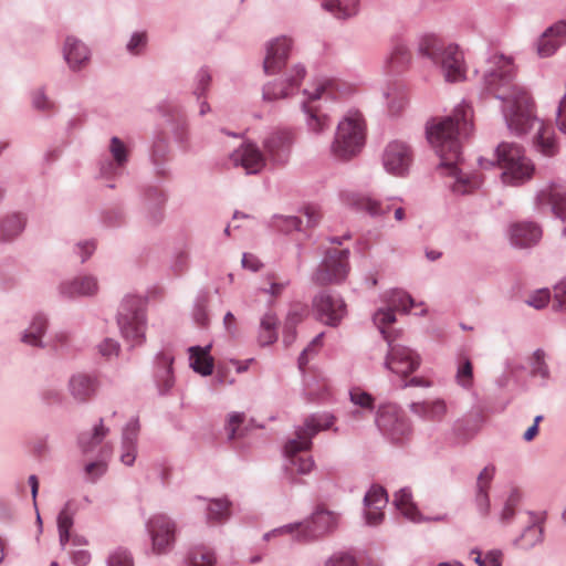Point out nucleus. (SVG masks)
Here are the masks:
<instances>
[{"label":"nucleus","mask_w":566,"mask_h":566,"mask_svg":"<svg viewBox=\"0 0 566 566\" xmlns=\"http://www.w3.org/2000/svg\"><path fill=\"white\" fill-rule=\"evenodd\" d=\"M211 82L212 76L209 70L206 67H201L195 76L192 88V94L193 96H196L197 101H200V98L202 97H207Z\"/></svg>","instance_id":"nucleus-46"},{"label":"nucleus","mask_w":566,"mask_h":566,"mask_svg":"<svg viewBox=\"0 0 566 566\" xmlns=\"http://www.w3.org/2000/svg\"><path fill=\"white\" fill-rule=\"evenodd\" d=\"M234 166H241L248 175L260 172L265 166V157L253 143H244L230 157Z\"/></svg>","instance_id":"nucleus-24"},{"label":"nucleus","mask_w":566,"mask_h":566,"mask_svg":"<svg viewBox=\"0 0 566 566\" xmlns=\"http://www.w3.org/2000/svg\"><path fill=\"white\" fill-rule=\"evenodd\" d=\"M279 319L273 313H265L260 322L258 342L261 346L272 345L277 340Z\"/></svg>","instance_id":"nucleus-40"},{"label":"nucleus","mask_w":566,"mask_h":566,"mask_svg":"<svg viewBox=\"0 0 566 566\" xmlns=\"http://www.w3.org/2000/svg\"><path fill=\"white\" fill-rule=\"evenodd\" d=\"M322 7L338 19H348L359 11V0H324Z\"/></svg>","instance_id":"nucleus-39"},{"label":"nucleus","mask_w":566,"mask_h":566,"mask_svg":"<svg viewBox=\"0 0 566 566\" xmlns=\"http://www.w3.org/2000/svg\"><path fill=\"white\" fill-rule=\"evenodd\" d=\"M171 133L175 142L180 146V148L187 150L190 140L188 122L186 119L177 120L172 127Z\"/></svg>","instance_id":"nucleus-53"},{"label":"nucleus","mask_w":566,"mask_h":566,"mask_svg":"<svg viewBox=\"0 0 566 566\" xmlns=\"http://www.w3.org/2000/svg\"><path fill=\"white\" fill-rule=\"evenodd\" d=\"M291 48L292 40L286 36H279L269 41L263 60L264 73L268 75L279 73L287 61Z\"/></svg>","instance_id":"nucleus-20"},{"label":"nucleus","mask_w":566,"mask_h":566,"mask_svg":"<svg viewBox=\"0 0 566 566\" xmlns=\"http://www.w3.org/2000/svg\"><path fill=\"white\" fill-rule=\"evenodd\" d=\"M27 216L11 212L0 219V242L9 243L19 238L27 227Z\"/></svg>","instance_id":"nucleus-33"},{"label":"nucleus","mask_w":566,"mask_h":566,"mask_svg":"<svg viewBox=\"0 0 566 566\" xmlns=\"http://www.w3.org/2000/svg\"><path fill=\"white\" fill-rule=\"evenodd\" d=\"M388 503V494L380 485H373L364 497L365 518L370 526H376L384 521L382 510Z\"/></svg>","instance_id":"nucleus-25"},{"label":"nucleus","mask_w":566,"mask_h":566,"mask_svg":"<svg viewBox=\"0 0 566 566\" xmlns=\"http://www.w3.org/2000/svg\"><path fill=\"white\" fill-rule=\"evenodd\" d=\"M63 56L73 71L83 67L90 60L87 46L74 36H67L63 46Z\"/></svg>","instance_id":"nucleus-31"},{"label":"nucleus","mask_w":566,"mask_h":566,"mask_svg":"<svg viewBox=\"0 0 566 566\" xmlns=\"http://www.w3.org/2000/svg\"><path fill=\"white\" fill-rule=\"evenodd\" d=\"M107 461L104 459H98L96 461L88 462L84 467V474L86 481L91 483L97 482L107 471Z\"/></svg>","instance_id":"nucleus-52"},{"label":"nucleus","mask_w":566,"mask_h":566,"mask_svg":"<svg viewBox=\"0 0 566 566\" xmlns=\"http://www.w3.org/2000/svg\"><path fill=\"white\" fill-rule=\"evenodd\" d=\"M306 75L304 65L294 64L284 77L275 78L264 84L262 90L263 101L274 102L282 98H289L300 91V86Z\"/></svg>","instance_id":"nucleus-11"},{"label":"nucleus","mask_w":566,"mask_h":566,"mask_svg":"<svg viewBox=\"0 0 566 566\" xmlns=\"http://www.w3.org/2000/svg\"><path fill=\"white\" fill-rule=\"evenodd\" d=\"M117 325L122 337L132 347L143 345L147 329L145 298L138 295L125 296L118 308Z\"/></svg>","instance_id":"nucleus-8"},{"label":"nucleus","mask_w":566,"mask_h":566,"mask_svg":"<svg viewBox=\"0 0 566 566\" xmlns=\"http://www.w3.org/2000/svg\"><path fill=\"white\" fill-rule=\"evenodd\" d=\"M325 566H357V564L349 554H336L326 562Z\"/></svg>","instance_id":"nucleus-63"},{"label":"nucleus","mask_w":566,"mask_h":566,"mask_svg":"<svg viewBox=\"0 0 566 566\" xmlns=\"http://www.w3.org/2000/svg\"><path fill=\"white\" fill-rule=\"evenodd\" d=\"M338 86L339 83L336 80L319 78L314 83L312 90L303 91V94L307 96V99L302 103L304 125L311 136L321 137L329 130L332 118L319 101H335L338 97Z\"/></svg>","instance_id":"nucleus-5"},{"label":"nucleus","mask_w":566,"mask_h":566,"mask_svg":"<svg viewBox=\"0 0 566 566\" xmlns=\"http://www.w3.org/2000/svg\"><path fill=\"white\" fill-rule=\"evenodd\" d=\"M455 380L464 389H470L473 386V365L468 357L459 359Z\"/></svg>","instance_id":"nucleus-45"},{"label":"nucleus","mask_w":566,"mask_h":566,"mask_svg":"<svg viewBox=\"0 0 566 566\" xmlns=\"http://www.w3.org/2000/svg\"><path fill=\"white\" fill-rule=\"evenodd\" d=\"M211 349V345H207L205 347L201 346H191L189 347V365L193 369V371L202 375L209 376L213 371V358L210 356L209 352Z\"/></svg>","instance_id":"nucleus-35"},{"label":"nucleus","mask_w":566,"mask_h":566,"mask_svg":"<svg viewBox=\"0 0 566 566\" xmlns=\"http://www.w3.org/2000/svg\"><path fill=\"white\" fill-rule=\"evenodd\" d=\"M302 523L295 522L290 523L280 527H276L268 533L264 534V539L269 541L272 537L275 536H282V535H291L296 541H305L302 532Z\"/></svg>","instance_id":"nucleus-49"},{"label":"nucleus","mask_w":566,"mask_h":566,"mask_svg":"<svg viewBox=\"0 0 566 566\" xmlns=\"http://www.w3.org/2000/svg\"><path fill=\"white\" fill-rule=\"evenodd\" d=\"M409 410L424 421L440 422L447 413V403L441 398L415 401Z\"/></svg>","instance_id":"nucleus-30"},{"label":"nucleus","mask_w":566,"mask_h":566,"mask_svg":"<svg viewBox=\"0 0 566 566\" xmlns=\"http://www.w3.org/2000/svg\"><path fill=\"white\" fill-rule=\"evenodd\" d=\"M306 315V308L303 306L295 307L291 310L287 314L285 322V335L284 342L291 343L294 338L293 331L297 323H300L304 316Z\"/></svg>","instance_id":"nucleus-51"},{"label":"nucleus","mask_w":566,"mask_h":566,"mask_svg":"<svg viewBox=\"0 0 566 566\" xmlns=\"http://www.w3.org/2000/svg\"><path fill=\"white\" fill-rule=\"evenodd\" d=\"M169 154V143L166 138L159 137L157 138L150 149V161L154 166L155 172L158 176H166L168 174V169L166 167V161Z\"/></svg>","instance_id":"nucleus-38"},{"label":"nucleus","mask_w":566,"mask_h":566,"mask_svg":"<svg viewBox=\"0 0 566 566\" xmlns=\"http://www.w3.org/2000/svg\"><path fill=\"white\" fill-rule=\"evenodd\" d=\"M49 328V316L36 312L31 316L28 327L21 333L20 340L31 347L44 348L43 338Z\"/></svg>","instance_id":"nucleus-28"},{"label":"nucleus","mask_w":566,"mask_h":566,"mask_svg":"<svg viewBox=\"0 0 566 566\" xmlns=\"http://www.w3.org/2000/svg\"><path fill=\"white\" fill-rule=\"evenodd\" d=\"M375 422L380 432L392 442H400L410 432L408 421L394 403L379 406Z\"/></svg>","instance_id":"nucleus-14"},{"label":"nucleus","mask_w":566,"mask_h":566,"mask_svg":"<svg viewBox=\"0 0 566 566\" xmlns=\"http://www.w3.org/2000/svg\"><path fill=\"white\" fill-rule=\"evenodd\" d=\"M556 125L563 134H566V93L559 101V104L557 107Z\"/></svg>","instance_id":"nucleus-64"},{"label":"nucleus","mask_w":566,"mask_h":566,"mask_svg":"<svg viewBox=\"0 0 566 566\" xmlns=\"http://www.w3.org/2000/svg\"><path fill=\"white\" fill-rule=\"evenodd\" d=\"M527 526L523 530L522 534L513 542L514 546L528 551L536 545L541 544L544 538V517L534 512H528Z\"/></svg>","instance_id":"nucleus-27"},{"label":"nucleus","mask_w":566,"mask_h":566,"mask_svg":"<svg viewBox=\"0 0 566 566\" xmlns=\"http://www.w3.org/2000/svg\"><path fill=\"white\" fill-rule=\"evenodd\" d=\"M189 255L186 250H178L171 258L170 268L176 274H181L188 269Z\"/></svg>","instance_id":"nucleus-59"},{"label":"nucleus","mask_w":566,"mask_h":566,"mask_svg":"<svg viewBox=\"0 0 566 566\" xmlns=\"http://www.w3.org/2000/svg\"><path fill=\"white\" fill-rule=\"evenodd\" d=\"M98 378L91 374L77 373L70 377L67 390L77 403H86L94 398L99 389Z\"/></svg>","instance_id":"nucleus-22"},{"label":"nucleus","mask_w":566,"mask_h":566,"mask_svg":"<svg viewBox=\"0 0 566 566\" xmlns=\"http://www.w3.org/2000/svg\"><path fill=\"white\" fill-rule=\"evenodd\" d=\"M388 352L385 358L384 366L389 371L400 376L407 377L420 366V356L411 348L396 344L392 339L387 340Z\"/></svg>","instance_id":"nucleus-15"},{"label":"nucleus","mask_w":566,"mask_h":566,"mask_svg":"<svg viewBox=\"0 0 566 566\" xmlns=\"http://www.w3.org/2000/svg\"><path fill=\"white\" fill-rule=\"evenodd\" d=\"M273 223L279 230L290 232L301 230L303 220L295 216H276Z\"/></svg>","instance_id":"nucleus-57"},{"label":"nucleus","mask_w":566,"mask_h":566,"mask_svg":"<svg viewBox=\"0 0 566 566\" xmlns=\"http://www.w3.org/2000/svg\"><path fill=\"white\" fill-rule=\"evenodd\" d=\"M96 243L94 240H85L76 243L74 252L85 262L95 251Z\"/></svg>","instance_id":"nucleus-61"},{"label":"nucleus","mask_w":566,"mask_h":566,"mask_svg":"<svg viewBox=\"0 0 566 566\" xmlns=\"http://www.w3.org/2000/svg\"><path fill=\"white\" fill-rule=\"evenodd\" d=\"M349 254L348 249L333 248L327 250L313 273L312 281L321 286L344 282L350 270Z\"/></svg>","instance_id":"nucleus-9"},{"label":"nucleus","mask_w":566,"mask_h":566,"mask_svg":"<svg viewBox=\"0 0 566 566\" xmlns=\"http://www.w3.org/2000/svg\"><path fill=\"white\" fill-rule=\"evenodd\" d=\"M147 42V33L144 31H136L130 35L126 44V50L129 54L139 55L145 50Z\"/></svg>","instance_id":"nucleus-56"},{"label":"nucleus","mask_w":566,"mask_h":566,"mask_svg":"<svg viewBox=\"0 0 566 566\" xmlns=\"http://www.w3.org/2000/svg\"><path fill=\"white\" fill-rule=\"evenodd\" d=\"M411 61V52L408 45L403 42H398L394 45L390 53L388 63L394 71L406 67Z\"/></svg>","instance_id":"nucleus-44"},{"label":"nucleus","mask_w":566,"mask_h":566,"mask_svg":"<svg viewBox=\"0 0 566 566\" xmlns=\"http://www.w3.org/2000/svg\"><path fill=\"white\" fill-rule=\"evenodd\" d=\"M394 504L407 520L413 523L422 522V515L412 502L411 491L408 488H402L396 492Z\"/></svg>","instance_id":"nucleus-37"},{"label":"nucleus","mask_w":566,"mask_h":566,"mask_svg":"<svg viewBox=\"0 0 566 566\" xmlns=\"http://www.w3.org/2000/svg\"><path fill=\"white\" fill-rule=\"evenodd\" d=\"M305 541L325 535L337 527L338 515L323 506H317L311 517L301 522Z\"/></svg>","instance_id":"nucleus-19"},{"label":"nucleus","mask_w":566,"mask_h":566,"mask_svg":"<svg viewBox=\"0 0 566 566\" xmlns=\"http://www.w3.org/2000/svg\"><path fill=\"white\" fill-rule=\"evenodd\" d=\"M366 140V125L360 112L348 111L336 126L331 143V154L338 160H350L357 156Z\"/></svg>","instance_id":"nucleus-7"},{"label":"nucleus","mask_w":566,"mask_h":566,"mask_svg":"<svg viewBox=\"0 0 566 566\" xmlns=\"http://www.w3.org/2000/svg\"><path fill=\"white\" fill-rule=\"evenodd\" d=\"M230 503L226 499L209 500L206 504L208 522H223L230 515Z\"/></svg>","instance_id":"nucleus-42"},{"label":"nucleus","mask_w":566,"mask_h":566,"mask_svg":"<svg viewBox=\"0 0 566 566\" xmlns=\"http://www.w3.org/2000/svg\"><path fill=\"white\" fill-rule=\"evenodd\" d=\"M496 160L479 158L481 168L490 169L497 165L501 181L506 186H520L532 179L535 167L524 154L522 147L514 143H501L495 149Z\"/></svg>","instance_id":"nucleus-6"},{"label":"nucleus","mask_w":566,"mask_h":566,"mask_svg":"<svg viewBox=\"0 0 566 566\" xmlns=\"http://www.w3.org/2000/svg\"><path fill=\"white\" fill-rule=\"evenodd\" d=\"M139 430L137 418L130 419L123 429L120 462L127 467H132L136 460Z\"/></svg>","instance_id":"nucleus-29"},{"label":"nucleus","mask_w":566,"mask_h":566,"mask_svg":"<svg viewBox=\"0 0 566 566\" xmlns=\"http://www.w3.org/2000/svg\"><path fill=\"white\" fill-rule=\"evenodd\" d=\"M542 235V228L532 221L514 223L510 227L509 231L511 244L520 249H526L537 244Z\"/></svg>","instance_id":"nucleus-26"},{"label":"nucleus","mask_w":566,"mask_h":566,"mask_svg":"<svg viewBox=\"0 0 566 566\" xmlns=\"http://www.w3.org/2000/svg\"><path fill=\"white\" fill-rule=\"evenodd\" d=\"M293 142L294 136L290 129L270 133L263 140L269 160L274 165H285L290 159Z\"/></svg>","instance_id":"nucleus-18"},{"label":"nucleus","mask_w":566,"mask_h":566,"mask_svg":"<svg viewBox=\"0 0 566 566\" xmlns=\"http://www.w3.org/2000/svg\"><path fill=\"white\" fill-rule=\"evenodd\" d=\"M108 432L109 429L104 426L102 419L92 430L82 432L77 438L78 448L82 453L88 454L93 452L103 442Z\"/></svg>","instance_id":"nucleus-36"},{"label":"nucleus","mask_w":566,"mask_h":566,"mask_svg":"<svg viewBox=\"0 0 566 566\" xmlns=\"http://www.w3.org/2000/svg\"><path fill=\"white\" fill-rule=\"evenodd\" d=\"M107 566H134L130 553L124 548L113 551L107 557Z\"/></svg>","instance_id":"nucleus-58"},{"label":"nucleus","mask_w":566,"mask_h":566,"mask_svg":"<svg viewBox=\"0 0 566 566\" xmlns=\"http://www.w3.org/2000/svg\"><path fill=\"white\" fill-rule=\"evenodd\" d=\"M514 77L515 66L512 57L499 53L491 54L483 71V92L503 102L502 112L510 130L522 135L537 126V150L545 156H554L557 145L553 132L535 117L527 91L517 85Z\"/></svg>","instance_id":"nucleus-1"},{"label":"nucleus","mask_w":566,"mask_h":566,"mask_svg":"<svg viewBox=\"0 0 566 566\" xmlns=\"http://www.w3.org/2000/svg\"><path fill=\"white\" fill-rule=\"evenodd\" d=\"M381 160L388 174L405 177L409 174L413 163V153L407 143L392 140L385 147Z\"/></svg>","instance_id":"nucleus-16"},{"label":"nucleus","mask_w":566,"mask_h":566,"mask_svg":"<svg viewBox=\"0 0 566 566\" xmlns=\"http://www.w3.org/2000/svg\"><path fill=\"white\" fill-rule=\"evenodd\" d=\"M143 209L147 213V218L151 223H158L161 220V207L166 201V197L161 190L155 187H148L144 190Z\"/></svg>","instance_id":"nucleus-34"},{"label":"nucleus","mask_w":566,"mask_h":566,"mask_svg":"<svg viewBox=\"0 0 566 566\" xmlns=\"http://www.w3.org/2000/svg\"><path fill=\"white\" fill-rule=\"evenodd\" d=\"M357 209L368 212L370 216H382L389 211V206L384 207L380 201L370 197H358L355 202Z\"/></svg>","instance_id":"nucleus-47"},{"label":"nucleus","mask_w":566,"mask_h":566,"mask_svg":"<svg viewBox=\"0 0 566 566\" xmlns=\"http://www.w3.org/2000/svg\"><path fill=\"white\" fill-rule=\"evenodd\" d=\"M531 370L534 376H539L543 379L549 377V369L545 361V352L543 349L538 348L533 353Z\"/></svg>","instance_id":"nucleus-55"},{"label":"nucleus","mask_w":566,"mask_h":566,"mask_svg":"<svg viewBox=\"0 0 566 566\" xmlns=\"http://www.w3.org/2000/svg\"><path fill=\"white\" fill-rule=\"evenodd\" d=\"M107 153L108 156L101 158L97 163V178L114 180L126 169L130 159V148L122 138L113 136L109 139Z\"/></svg>","instance_id":"nucleus-10"},{"label":"nucleus","mask_w":566,"mask_h":566,"mask_svg":"<svg viewBox=\"0 0 566 566\" xmlns=\"http://www.w3.org/2000/svg\"><path fill=\"white\" fill-rule=\"evenodd\" d=\"M312 305L317 319L333 327L337 326L347 313L344 300L327 291L315 295Z\"/></svg>","instance_id":"nucleus-17"},{"label":"nucleus","mask_w":566,"mask_h":566,"mask_svg":"<svg viewBox=\"0 0 566 566\" xmlns=\"http://www.w3.org/2000/svg\"><path fill=\"white\" fill-rule=\"evenodd\" d=\"M61 297L74 300L94 296L98 292V282L94 275H77L62 281L57 287Z\"/></svg>","instance_id":"nucleus-21"},{"label":"nucleus","mask_w":566,"mask_h":566,"mask_svg":"<svg viewBox=\"0 0 566 566\" xmlns=\"http://www.w3.org/2000/svg\"><path fill=\"white\" fill-rule=\"evenodd\" d=\"M174 356L169 353L161 352L156 356L155 379L160 394H167L175 384L172 374Z\"/></svg>","instance_id":"nucleus-32"},{"label":"nucleus","mask_w":566,"mask_h":566,"mask_svg":"<svg viewBox=\"0 0 566 566\" xmlns=\"http://www.w3.org/2000/svg\"><path fill=\"white\" fill-rule=\"evenodd\" d=\"M416 53L419 59L428 60L440 70L449 83L465 78L464 55L454 43L444 41L436 33L424 32L417 36Z\"/></svg>","instance_id":"nucleus-4"},{"label":"nucleus","mask_w":566,"mask_h":566,"mask_svg":"<svg viewBox=\"0 0 566 566\" xmlns=\"http://www.w3.org/2000/svg\"><path fill=\"white\" fill-rule=\"evenodd\" d=\"M564 44H566V20H560L542 33L536 42V52L539 57H549Z\"/></svg>","instance_id":"nucleus-23"},{"label":"nucleus","mask_w":566,"mask_h":566,"mask_svg":"<svg viewBox=\"0 0 566 566\" xmlns=\"http://www.w3.org/2000/svg\"><path fill=\"white\" fill-rule=\"evenodd\" d=\"M146 528L151 541V549L155 554L169 553L176 542L177 524L165 514L153 515L146 523Z\"/></svg>","instance_id":"nucleus-12"},{"label":"nucleus","mask_w":566,"mask_h":566,"mask_svg":"<svg viewBox=\"0 0 566 566\" xmlns=\"http://www.w3.org/2000/svg\"><path fill=\"white\" fill-rule=\"evenodd\" d=\"M334 416L329 413H315L307 417L303 426L295 430V437L284 446V471L290 476L291 483H296V474H308L315 462L308 454L312 439L322 430L328 429L334 423Z\"/></svg>","instance_id":"nucleus-3"},{"label":"nucleus","mask_w":566,"mask_h":566,"mask_svg":"<svg viewBox=\"0 0 566 566\" xmlns=\"http://www.w3.org/2000/svg\"><path fill=\"white\" fill-rule=\"evenodd\" d=\"M535 202L539 210L551 211L563 222V235L566 238V181H552L541 187Z\"/></svg>","instance_id":"nucleus-13"},{"label":"nucleus","mask_w":566,"mask_h":566,"mask_svg":"<svg viewBox=\"0 0 566 566\" xmlns=\"http://www.w3.org/2000/svg\"><path fill=\"white\" fill-rule=\"evenodd\" d=\"M415 305L412 297L401 290H394L389 297V306L395 311L408 313Z\"/></svg>","instance_id":"nucleus-50"},{"label":"nucleus","mask_w":566,"mask_h":566,"mask_svg":"<svg viewBox=\"0 0 566 566\" xmlns=\"http://www.w3.org/2000/svg\"><path fill=\"white\" fill-rule=\"evenodd\" d=\"M472 109L460 104L452 115L434 118L427 125V138L440 158V167L454 180L450 185L453 192L465 195L482 184L479 175L463 172L458 167L461 159V140L472 130Z\"/></svg>","instance_id":"nucleus-2"},{"label":"nucleus","mask_w":566,"mask_h":566,"mask_svg":"<svg viewBox=\"0 0 566 566\" xmlns=\"http://www.w3.org/2000/svg\"><path fill=\"white\" fill-rule=\"evenodd\" d=\"M97 348L102 356L109 358L118 354L120 345L113 338H105L98 344Z\"/></svg>","instance_id":"nucleus-62"},{"label":"nucleus","mask_w":566,"mask_h":566,"mask_svg":"<svg viewBox=\"0 0 566 566\" xmlns=\"http://www.w3.org/2000/svg\"><path fill=\"white\" fill-rule=\"evenodd\" d=\"M551 293L547 289L538 290L534 292L526 301V304L536 308H544L549 302Z\"/></svg>","instance_id":"nucleus-60"},{"label":"nucleus","mask_w":566,"mask_h":566,"mask_svg":"<svg viewBox=\"0 0 566 566\" xmlns=\"http://www.w3.org/2000/svg\"><path fill=\"white\" fill-rule=\"evenodd\" d=\"M188 560L191 566H214L217 558L211 548L198 545L190 549Z\"/></svg>","instance_id":"nucleus-43"},{"label":"nucleus","mask_w":566,"mask_h":566,"mask_svg":"<svg viewBox=\"0 0 566 566\" xmlns=\"http://www.w3.org/2000/svg\"><path fill=\"white\" fill-rule=\"evenodd\" d=\"M521 495L517 490H512L504 503V506L500 514V520L504 524H509L514 515H515V507L517 506L520 502Z\"/></svg>","instance_id":"nucleus-54"},{"label":"nucleus","mask_w":566,"mask_h":566,"mask_svg":"<svg viewBox=\"0 0 566 566\" xmlns=\"http://www.w3.org/2000/svg\"><path fill=\"white\" fill-rule=\"evenodd\" d=\"M349 399L354 406L359 407L361 410H355L352 412V416L355 419L363 418L367 412H373L375 407L374 397L367 391L363 390L359 387H354L349 390Z\"/></svg>","instance_id":"nucleus-41"},{"label":"nucleus","mask_w":566,"mask_h":566,"mask_svg":"<svg viewBox=\"0 0 566 566\" xmlns=\"http://www.w3.org/2000/svg\"><path fill=\"white\" fill-rule=\"evenodd\" d=\"M374 324L378 327L386 340L391 339L389 334L386 332V326L392 324L396 321L395 310L388 306L387 308L378 310L373 316Z\"/></svg>","instance_id":"nucleus-48"}]
</instances>
